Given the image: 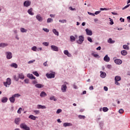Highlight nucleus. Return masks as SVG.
Wrapping results in <instances>:
<instances>
[{
  "label": "nucleus",
  "mask_w": 130,
  "mask_h": 130,
  "mask_svg": "<svg viewBox=\"0 0 130 130\" xmlns=\"http://www.w3.org/2000/svg\"><path fill=\"white\" fill-rule=\"evenodd\" d=\"M119 81H121V77L119 76H117L115 77V85H117V86H119L120 85V83H119L118 82Z\"/></svg>",
  "instance_id": "obj_1"
},
{
  "label": "nucleus",
  "mask_w": 130,
  "mask_h": 130,
  "mask_svg": "<svg viewBox=\"0 0 130 130\" xmlns=\"http://www.w3.org/2000/svg\"><path fill=\"white\" fill-rule=\"evenodd\" d=\"M21 128H23L24 130H30V127L27 126L25 123H22L20 124Z\"/></svg>",
  "instance_id": "obj_2"
},
{
  "label": "nucleus",
  "mask_w": 130,
  "mask_h": 130,
  "mask_svg": "<svg viewBox=\"0 0 130 130\" xmlns=\"http://www.w3.org/2000/svg\"><path fill=\"white\" fill-rule=\"evenodd\" d=\"M11 84H12V82H11V78H7L6 82H4V85L6 87H8V86H10Z\"/></svg>",
  "instance_id": "obj_3"
},
{
  "label": "nucleus",
  "mask_w": 130,
  "mask_h": 130,
  "mask_svg": "<svg viewBox=\"0 0 130 130\" xmlns=\"http://www.w3.org/2000/svg\"><path fill=\"white\" fill-rule=\"evenodd\" d=\"M46 76L48 79H52V78H54L55 77V74L54 73H47Z\"/></svg>",
  "instance_id": "obj_4"
},
{
  "label": "nucleus",
  "mask_w": 130,
  "mask_h": 130,
  "mask_svg": "<svg viewBox=\"0 0 130 130\" xmlns=\"http://www.w3.org/2000/svg\"><path fill=\"white\" fill-rule=\"evenodd\" d=\"M31 5V2L29 1H26L24 2L23 6L24 7H26V8H28V7H30Z\"/></svg>",
  "instance_id": "obj_5"
},
{
  "label": "nucleus",
  "mask_w": 130,
  "mask_h": 130,
  "mask_svg": "<svg viewBox=\"0 0 130 130\" xmlns=\"http://www.w3.org/2000/svg\"><path fill=\"white\" fill-rule=\"evenodd\" d=\"M6 55H7V58L8 59H11V58L13 57V54L11 52H7Z\"/></svg>",
  "instance_id": "obj_6"
},
{
  "label": "nucleus",
  "mask_w": 130,
  "mask_h": 130,
  "mask_svg": "<svg viewBox=\"0 0 130 130\" xmlns=\"http://www.w3.org/2000/svg\"><path fill=\"white\" fill-rule=\"evenodd\" d=\"M83 41H84V37L82 36H79V39L78 41V43H79V44H82V43H83Z\"/></svg>",
  "instance_id": "obj_7"
},
{
  "label": "nucleus",
  "mask_w": 130,
  "mask_h": 130,
  "mask_svg": "<svg viewBox=\"0 0 130 130\" xmlns=\"http://www.w3.org/2000/svg\"><path fill=\"white\" fill-rule=\"evenodd\" d=\"M85 31L86 32L87 35H88V36H92V35L93 34V33L92 32L91 30H90L88 28H86L85 29Z\"/></svg>",
  "instance_id": "obj_8"
},
{
  "label": "nucleus",
  "mask_w": 130,
  "mask_h": 130,
  "mask_svg": "<svg viewBox=\"0 0 130 130\" xmlns=\"http://www.w3.org/2000/svg\"><path fill=\"white\" fill-rule=\"evenodd\" d=\"M51 48L52 50H53V51H58V47H56L54 45H51Z\"/></svg>",
  "instance_id": "obj_9"
},
{
  "label": "nucleus",
  "mask_w": 130,
  "mask_h": 130,
  "mask_svg": "<svg viewBox=\"0 0 130 130\" xmlns=\"http://www.w3.org/2000/svg\"><path fill=\"white\" fill-rule=\"evenodd\" d=\"M114 62L116 63V64H121L122 61L119 59H116L114 60Z\"/></svg>",
  "instance_id": "obj_10"
},
{
  "label": "nucleus",
  "mask_w": 130,
  "mask_h": 130,
  "mask_svg": "<svg viewBox=\"0 0 130 130\" xmlns=\"http://www.w3.org/2000/svg\"><path fill=\"white\" fill-rule=\"evenodd\" d=\"M104 60L105 61H107V62H109V61H110V58H109V57H108V55H106L104 57Z\"/></svg>",
  "instance_id": "obj_11"
},
{
  "label": "nucleus",
  "mask_w": 130,
  "mask_h": 130,
  "mask_svg": "<svg viewBox=\"0 0 130 130\" xmlns=\"http://www.w3.org/2000/svg\"><path fill=\"white\" fill-rule=\"evenodd\" d=\"M27 13L31 16H33V15H34V13L33 12V9L32 8L28 10Z\"/></svg>",
  "instance_id": "obj_12"
},
{
  "label": "nucleus",
  "mask_w": 130,
  "mask_h": 130,
  "mask_svg": "<svg viewBox=\"0 0 130 130\" xmlns=\"http://www.w3.org/2000/svg\"><path fill=\"white\" fill-rule=\"evenodd\" d=\"M67 88V85H62V87H61L62 92H66Z\"/></svg>",
  "instance_id": "obj_13"
},
{
  "label": "nucleus",
  "mask_w": 130,
  "mask_h": 130,
  "mask_svg": "<svg viewBox=\"0 0 130 130\" xmlns=\"http://www.w3.org/2000/svg\"><path fill=\"white\" fill-rule=\"evenodd\" d=\"M27 76L28 78H29V79H31L32 80H33V79L34 80L36 79V78H35V77H34V76H33V74H27Z\"/></svg>",
  "instance_id": "obj_14"
},
{
  "label": "nucleus",
  "mask_w": 130,
  "mask_h": 130,
  "mask_svg": "<svg viewBox=\"0 0 130 130\" xmlns=\"http://www.w3.org/2000/svg\"><path fill=\"white\" fill-rule=\"evenodd\" d=\"M37 107L38 109H45L46 108L45 106H42L41 105H38Z\"/></svg>",
  "instance_id": "obj_15"
},
{
  "label": "nucleus",
  "mask_w": 130,
  "mask_h": 130,
  "mask_svg": "<svg viewBox=\"0 0 130 130\" xmlns=\"http://www.w3.org/2000/svg\"><path fill=\"white\" fill-rule=\"evenodd\" d=\"M64 54H66V55H68L69 57H71V56H72V55L69 53V51L68 50H66L64 51Z\"/></svg>",
  "instance_id": "obj_16"
},
{
  "label": "nucleus",
  "mask_w": 130,
  "mask_h": 130,
  "mask_svg": "<svg viewBox=\"0 0 130 130\" xmlns=\"http://www.w3.org/2000/svg\"><path fill=\"white\" fill-rule=\"evenodd\" d=\"M18 78L19 79H21V80H24L25 77L24 76V74L23 73H20L18 74Z\"/></svg>",
  "instance_id": "obj_17"
},
{
  "label": "nucleus",
  "mask_w": 130,
  "mask_h": 130,
  "mask_svg": "<svg viewBox=\"0 0 130 130\" xmlns=\"http://www.w3.org/2000/svg\"><path fill=\"white\" fill-rule=\"evenodd\" d=\"M35 87H36V88H38L39 89H40V88H43V87H44V85L41 84H37L35 85Z\"/></svg>",
  "instance_id": "obj_18"
},
{
  "label": "nucleus",
  "mask_w": 130,
  "mask_h": 130,
  "mask_svg": "<svg viewBox=\"0 0 130 130\" xmlns=\"http://www.w3.org/2000/svg\"><path fill=\"white\" fill-rule=\"evenodd\" d=\"M36 18L39 21V22H42L43 19L40 14L37 15Z\"/></svg>",
  "instance_id": "obj_19"
},
{
  "label": "nucleus",
  "mask_w": 130,
  "mask_h": 130,
  "mask_svg": "<svg viewBox=\"0 0 130 130\" xmlns=\"http://www.w3.org/2000/svg\"><path fill=\"white\" fill-rule=\"evenodd\" d=\"M9 100L10 101V102H11V103H14L15 101L16 100V99H15V98L13 96V95H12V97H11L10 98H9Z\"/></svg>",
  "instance_id": "obj_20"
},
{
  "label": "nucleus",
  "mask_w": 130,
  "mask_h": 130,
  "mask_svg": "<svg viewBox=\"0 0 130 130\" xmlns=\"http://www.w3.org/2000/svg\"><path fill=\"white\" fill-rule=\"evenodd\" d=\"M8 45H9V44L8 43H2L0 44V47H6V46H8Z\"/></svg>",
  "instance_id": "obj_21"
},
{
  "label": "nucleus",
  "mask_w": 130,
  "mask_h": 130,
  "mask_svg": "<svg viewBox=\"0 0 130 130\" xmlns=\"http://www.w3.org/2000/svg\"><path fill=\"white\" fill-rule=\"evenodd\" d=\"M52 32L53 33H54V34H55V35H56L57 36H58V35H59V33L58 32V31H57V30H56V29H53Z\"/></svg>",
  "instance_id": "obj_22"
},
{
  "label": "nucleus",
  "mask_w": 130,
  "mask_h": 130,
  "mask_svg": "<svg viewBox=\"0 0 130 130\" xmlns=\"http://www.w3.org/2000/svg\"><path fill=\"white\" fill-rule=\"evenodd\" d=\"M2 102L3 103H6V102H8V98L4 97L2 99Z\"/></svg>",
  "instance_id": "obj_23"
},
{
  "label": "nucleus",
  "mask_w": 130,
  "mask_h": 130,
  "mask_svg": "<svg viewBox=\"0 0 130 130\" xmlns=\"http://www.w3.org/2000/svg\"><path fill=\"white\" fill-rule=\"evenodd\" d=\"M121 54H122L123 56H125L126 54H127V51L125 50H122L121 51Z\"/></svg>",
  "instance_id": "obj_24"
},
{
  "label": "nucleus",
  "mask_w": 130,
  "mask_h": 130,
  "mask_svg": "<svg viewBox=\"0 0 130 130\" xmlns=\"http://www.w3.org/2000/svg\"><path fill=\"white\" fill-rule=\"evenodd\" d=\"M40 96H41V97H46V96H47V94H46V93H45V92L42 91L40 93Z\"/></svg>",
  "instance_id": "obj_25"
},
{
  "label": "nucleus",
  "mask_w": 130,
  "mask_h": 130,
  "mask_svg": "<svg viewBox=\"0 0 130 130\" xmlns=\"http://www.w3.org/2000/svg\"><path fill=\"white\" fill-rule=\"evenodd\" d=\"M72 125H73V124H72V123H63V126H64L65 127H67V126H72Z\"/></svg>",
  "instance_id": "obj_26"
},
{
  "label": "nucleus",
  "mask_w": 130,
  "mask_h": 130,
  "mask_svg": "<svg viewBox=\"0 0 130 130\" xmlns=\"http://www.w3.org/2000/svg\"><path fill=\"white\" fill-rule=\"evenodd\" d=\"M108 43L112 44L115 43V41H113V40H112V39L110 38L108 39Z\"/></svg>",
  "instance_id": "obj_27"
},
{
  "label": "nucleus",
  "mask_w": 130,
  "mask_h": 130,
  "mask_svg": "<svg viewBox=\"0 0 130 130\" xmlns=\"http://www.w3.org/2000/svg\"><path fill=\"white\" fill-rule=\"evenodd\" d=\"M11 67H12V68H14L15 69H17L18 68V64L15 63H12L11 64Z\"/></svg>",
  "instance_id": "obj_28"
},
{
  "label": "nucleus",
  "mask_w": 130,
  "mask_h": 130,
  "mask_svg": "<svg viewBox=\"0 0 130 130\" xmlns=\"http://www.w3.org/2000/svg\"><path fill=\"white\" fill-rule=\"evenodd\" d=\"M123 48L124 49H126V50H129V46L127 45H123Z\"/></svg>",
  "instance_id": "obj_29"
},
{
  "label": "nucleus",
  "mask_w": 130,
  "mask_h": 130,
  "mask_svg": "<svg viewBox=\"0 0 130 130\" xmlns=\"http://www.w3.org/2000/svg\"><path fill=\"white\" fill-rule=\"evenodd\" d=\"M100 73L101 78H105L106 77V74L105 73H103L102 71H101Z\"/></svg>",
  "instance_id": "obj_30"
},
{
  "label": "nucleus",
  "mask_w": 130,
  "mask_h": 130,
  "mask_svg": "<svg viewBox=\"0 0 130 130\" xmlns=\"http://www.w3.org/2000/svg\"><path fill=\"white\" fill-rule=\"evenodd\" d=\"M37 118V117H36L35 116H34L32 115H30L29 116V118H30V119H32V120H35V119H36Z\"/></svg>",
  "instance_id": "obj_31"
},
{
  "label": "nucleus",
  "mask_w": 130,
  "mask_h": 130,
  "mask_svg": "<svg viewBox=\"0 0 130 130\" xmlns=\"http://www.w3.org/2000/svg\"><path fill=\"white\" fill-rule=\"evenodd\" d=\"M20 120H21V119H20V118L15 119V123H16V124H19Z\"/></svg>",
  "instance_id": "obj_32"
},
{
  "label": "nucleus",
  "mask_w": 130,
  "mask_h": 130,
  "mask_svg": "<svg viewBox=\"0 0 130 130\" xmlns=\"http://www.w3.org/2000/svg\"><path fill=\"white\" fill-rule=\"evenodd\" d=\"M70 40L71 42H73V41H75L76 40V38L74 37V36H70Z\"/></svg>",
  "instance_id": "obj_33"
},
{
  "label": "nucleus",
  "mask_w": 130,
  "mask_h": 130,
  "mask_svg": "<svg viewBox=\"0 0 130 130\" xmlns=\"http://www.w3.org/2000/svg\"><path fill=\"white\" fill-rule=\"evenodd\" d=\"M20 31H21V32H22V33H26V32H27V29H25V28H24L23 27H21L20 28Z\"/></svg>",
  "instance_id": "obj_34"
},
{
  "label": "nucleus",
  "mask_w": 130,
  "mask_h": 130,
  "mask_svg": "<svg viewBox=\"0 0 130 130\" xmlns=\"http://www.w3.org/2000/svg\"><path fill=\"white\" fill-rule=\"evenodd\" d=\"M14 98H18V97L21 96V94L19 93H16L13 95Z\"/></svg>",
  "instance_id": "obj_35"
},
{
  "label": "nucleus",
  "mask_w": 130,
  "mask_h": 130,
  "mask_svg": "<svg viewBox=\"0 0 130 130\" xmlns=\"http://www.w3.org/2000/svg\"><path fill=\"white\" fill-rule=\"evenodd\" d=\"M32 74L35 75V76H36V77H39V74L37 71L32 72Z\"/></svg>",
  "instance_id": "obj_36"
},
{
  "label": "nucleus",
  "mask_w": 130,
  "mask_h": 130,
  "mask_svg": "<svg viewBox=\"0 0 130 130\" xmlns=\"http://www.w3.org/2000/svg\"><path fill=\"white\" fill-rule=\"evenodd\" d=\"M78 117L80 119H85V118H86V117L85 116H83V115H79Z\"/></svg>",
  "instance_id": "obj_37"
},
{
  "label": "nucleus",
  "mask_w": 130,
  "mask_h": 130,
  "mask_svg": "<svg viewBox=\"0 0 130 130\" xmlns=\"http://www.w3.org/2000/svg\"><path fill=\"white\" fill-rule=\"evenodd\" d=\"M103 110L104 112H106L108 111L109 109L107 107H104L103 108Z\"/></svg>",
  "instance_id": "obj_38"
},
{
  "label": "nucleus",
  "mask_w": 130,
  "mask_h": 130,
  "mask_svg": "<svg viewBox=\"0 0 130 130\" xmlns=\"http://www.w3.org/2000/svg\"><path fill=\"white\" fill-rule=\"evenodd\" d=\"M50 100H54V101H56V99L55 98L54 96H52L50 98Z\"/></svg>",
  "instance_id": "obj_39"
},
{
  "label": "nucleus",
  "mask_w": 130,
  "mask_h": 130,
  "mask_svg": "<svg viewBox=\"0 0 130 130\" xmlns=\"http://www.w3.org/2000/svg\"><path fill=\"white\" fill-rule=\"evenodd\" d=\"M21 111H23V110L22 108H20L17 111V113L20 114Z\"/></svg>",
  "instance_id": "obj_40"
},
{
  "label": "nucleus",
  "mask_w": 130,
  "mask_h": 130,
  "mask_svg": "<svg viewBox=\"0 0 130 130\" xmlns=\"http://www.w3.org/2000/svg\"><path fill=\"white\" fill-rule=\"evenodd\" d=\"M31 50H33V51H37V47L36 46H34L31 48Z\"/></svg>",
  "instance_id": "obj_41"
},
{
  "label": "nucleus",
  "mask_w": 130,
  "mask_h": 130,
  "mask_svg": "<svg viewBox=\"0 0 130 130\" xmlns=\"http://www.w3.org/2000/svg\"><path fill=\"white\" fill-rule=\"evenodd\" d=\"M53 19H52V18H48L47 19V23H51V22H53Z\"/></svg>",
  "instance_id": "obj_42"
},
{
  "label": "nucleus",
  "mask_w": 130,
  "mask_h": 130,
  "mask_svg": "<svg viewBox=\"0 0 130 130\" xmlns=\"http://www.w3.org/2000/svg\"><path fill=\"white\" fill-rule=\"evenodd\" d=\"M59 22H60V23H67V20L66 19L59 20Z\"/></svg>",
  "instance_id": "obj_43"
},
{
  "label": "nucleus",
  "mask_w": 130,
  "mask_h": 130,
  "mask_svg": "<svg viewBox=\"0 0 130 130\" xmlns=\"http://www.w3.org/2000/svg\"><path fill=\"white\" fill-rule=\"evenodd\" d=\"M109 19H110V21L111 22L110 23V25H113V24H114V22H113V20L110 18H109Z\"/></svg>",
  "instance_id": "obj_44"
},
{
  "label": "nucleus",
  "mask_w": 130,
  "mask_h": 130,
  "mask_svg": "<svg viewBox=\"0 0 130 130\" xmlns=\"http://www.w3.org/2000/svg\"><path fill=\"white\" fill-rule=\"evenodd\" d=\"M124 112V111L123 110V109H120L119 110V113H120L121 114L123 113V112Z\"/></svg>",
  "instance_id": "obj_45"
},
{
  "label": "nucleus",
  "mask_w": 130,
  "mask_h": 130,
  "mask_svg": "<svg viewBox=\"0 0 130 130\" xmlns=\"http://www.w3.org/2000/svg\"><path fill=\"white\" fill-rule=\"evenodd\" d=\"M87 40L88 41H89V42H93V41H92V38H91L90 37H88V38H87Z\"/></svg>",
  "instance_id": "obj_46"
},
{
  "label": "nucleus",
  "mask_w": 130,
  "mask_h": 130,
  "mask_svg": "<svg viewBox=\"0 0 130 130\" xmlns=\"http://www.w3.org/2000/svg\"><path fill=\"white\" fill-rule=\"evenodd\" d=\"M130 5L128 4L127 5H126V6H125L124 7H123L122 10H125V9H127V8H128L129 7Z\"/></svg>",
  "instance_id": "obj_47"
},
{
  "label": "nucleus",
  "mask_w": 130,
  "mask_h": 130,
  "mask_svg": "<svg viewBox=\"0 0 130 130\" xmlns=\"http://www.w3.org/2000/svg\"><path fill=\"white\" fill-rule=\"evenodd\" d=\"M43 44L45 46H48L49 44L48 43H47V42H44V43H43Z\"/></svg>",
  "instance_id": "obj_48"
},
{
  "label": "nucleus",
  "mask_w": 130,
  "mask_h": 130,
  "mask_svg": "<svg viewBox=\"0 0 130 130\" xmlns=\"http://www.w3.org/2000/svg\"><path fill=\"white\" fill-rule=\"evenodd\" d=\"M101 11H108L109 9L107 8H100Z\"/></svg>",
  "instance_id": "obj_49"
},
{
  "label": "nucleus",
  "mask_w": 130,
  "mask_h": 130,
  "mask_svg": "<svg viewBox=\"0 0 130 130\" xmlns=\"http://www.w3.org/2000/svg\"><path fill=\"white\" fill-rule=\"evenodd\" d=\"M24 82L25 84H29V79H26L24 80Z\"/></svg>",
  "instance_id": "obj_50"
},
{
  "label": "nucleus",
  "mask_w": 130,
  "mask_h": 130,
  "mask_svg": "<svg viewBox=\"0 0 130 130\" xmlns=\"http://www.w3.org/2000/svg\"><path fill=\"white\" fill-rule=\"evenodd\" d=\"M62 110L60 109H58L57 111H56V113L58 114V113H60V112H61Z\"/></svg>",
  "instance_id": "obj_51"
},
{
  "label": "nucleus",
  "mask_w": 130,
  "mask_h": 130,
  "mask_svg": "<svg viewBox=\"0 0 130 130\" xmlns=\"http://www.w3.org/2000/svg\"><path fill=\"white\" fill-rule=\"evenodd\" d=\"M43 30L45 31V32H49V29L48 28H43Z\"/></svg>",
  "instance_id": "obj_52"
},
{
  "label": "nucleus",
  "mask_w": 130,
  "mask_h": 130,
  "mask_svg": "<svg viewBox=\"0 0 130 130\" xmlns=\"http://www.w3.org/2000/svg\"><path fill=\"white\" fill-rule=\"evenodd\" d=\"M88 15H90V16H95V14L94 13H92L90 12H88Z\"/></svg>",
  "instance_id": "obj_53"
},
{
  "label": "nucleus",
  "mask_w": 130,
  "mask_h": 130,
  "mask_svg": "<svg viewBox=\"0 0 130 130\" xmlns=\"http://www.w3.org/2000/svg\"><path fill=\"white\" fill-rule=\"evenodd\" d=\"M101 13V11H96L94 13L95 15H98Z\"/></svg>",
  "instance_id": "obj_54"
},
{
  "label": "nucleus",
  "mask_w": 130,
  "mask_h": 130,
  "mask_svg": "<svg viewBox=\"0 0 130 130\" xmlns=\"http://www.w3.org/2000/svg\"><path fill=\"white\" fill-rule=\"evenodd\" d=\"M93 56L94 57H99V55H98L97 54H93Z\"/></svg>",
  "instance_id": "obj_55"
},
{
  "label": "nucleus",
  "mask_w": 130,
  "mask_h": 130,
  "mask_svg": "<svg viewBox=\"0 0 130 130\" xmlns=\"http://www.w3.org/2000/svg\"><path fill=\"white\" fill-rule=\"evenodd\" d=\"M104 89L105 91H108V88L106 86H104Z\"/></svg>",
  "instance_id": "obj_56"
},
{
  "label": "nucleus",
  "mask_w": 130,
  "mask_h": 130,
  "mask_svg": "<svg viewBox=\"0 0 130 130\" xmlns=\"http://www.w3.org/2000/svg\"><path fill=\"white\" fill-rule=\"evenodd\" d=\"M43 65L44 66V67H47V61L45 62L44 63H43Z\"/></svg>",
  "instance_id": "obj_57"
},
{
  "label": "nucleus",
  "mask_w": 130,
  "mask_h": 130,
  "mask_svg": "<svg viewBox=\"0 0 130 130\" xmlns=\"http://www.w3.org/2000/svg\"><path fill=\"white\" fill-rule=\"evenodd\" d=\"M34 61H35V60H31V61H28V63H32L33 62H34Z\"/></svg>",
  "instance_id": "obj_58"
},
{
  "label": "nucleus",
  "mask_w": 130,
  "mask_h": 130,
  "mask_svg": "<svg viewBox=\"0 0 130 130\" xmlns=\"http://www.w3.org/2000/svg\"><path fill=\"white\" fill-rule=\"evenodd\" d=\"M120 21H121V22H124V19H123L122 18H120Z\"/></svg>",
  "instance_id": "obj_59"
},
{
  "label": "nucleus",
  "mask_w": 130,
  "mask_h": 130,
  "mask_svg": "<svg viewBox=\"0 0 130 130\" xmlns=\"http://www.w3.org/2000/svg\"><path fill=\"white\" fill-rule=\"evenodd\" d=\"M96 50H101V47L99 46L96 48Z\"/></svg>",
  "instance_id": "obj_60"
},
{
  "label": "nucleus",
  "mask_w": 130,
  "mask_h": 130,
  "mask_svg": "<svg viewBox=\"0 0 130 130\" xmlns=\"http://www.w3.org/2000/svg\"><path fill=\"white\" fill-rule=\"evenodd\" d=\"M37 83V82L36 81V80H34L33 82H32V84H34V85H35V84Z\"/></svg>",
  "instance_id": "obj_61"
},
{
  "label": "nucleus",
  "mask_w": 130,
  "mask_h": 130,
  "mask_svg": "<svg viewBox=\"0 0 130 130\" xmlns=\"http://www.w3.org/2000/svg\"><path fill=\"white\" fill-rule=\"evenodd\" d=\"M93 89H94V87H93V86L89 87V89L90 90H93Z\"/></svg>",
  "instance_id": "obj_62"
},
{
  "label": "nucleus",
  "mask_w": 130,
  "mask_h": 130,
  "mask_svg": "<svg viewBox=\"0 0 130 130\" xmlns=\"http://www.w3.org/2000/svg\"><path fill=\"white\" fill-rule=\"evenodd\" d=\"M112 14L113 15H117V13H114V12H112Z\"/></svg>",
  "instance_id": "obj_63"
},
{
  "label": "nucleus",
  "mask_w": 130,
  "mask_h": 130,
  "mask_svg": "<svg viewBox=\"0 0 130 130\" xmlns=\"http://www.w3.org/2000/svg\"><path fill=\"white\" fill-rule=\"evenodd\" d=\"M36 113H39V111L36 110L34 111Z\"/></svg>",
  "instance_id": "obj_64"
}]
</instances>
